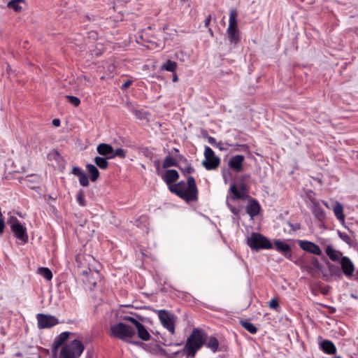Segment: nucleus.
<instances>
[{
  "label": "nucleus",
  "instance_id": "nucleus-1",
  "mask_svg": "<svg viewBox=\"0 0 358 358\" xmlns=\"http://www.w3.org/2000/svg\"><path fill=\"white\" fill-rule=\"evenodd\" d=\"M178 177V171L174 169L167 170L162 176L171 192L175 193L187 202L196 201L198 199V189L194 178L192 176H188L187 182L180 181L172 185L171 183L176 181Z\"/></svg>",
  "mask_w": 358,
  "mask_h": 358
},
{
  "label": "nucleus",
  "instance_id": "nucleus-2",
  "mask_svg": "<svg viewBox=\"0 0 358 358\" xmlns=\"http://www.w3.org/2000/svg\"><path fill=\"white\" fill-rule=\"evenodd\" d=\"M208 335L201 329H194L187 338L185 349L188 357H194L196 352L205 344Z\"/></svg>",
  "mask_w": 358,
  "mask_h": 358
},
{
  "label": "nucleus",
  "instance_id": "nucleus-3",
  "mask_svg": "<svg viewBox=\"0 0 358 358\" xmlns=\"http://www.w3.org/2000/svg\"><path fill=\"white\" fill-rule=\"evenodd\" d=\"M135 334V330L131 327L123 322H119L113 324L110 329V336L129 343H137V342H132L129 340V338H132Z\"/></svg>",
  "mask_w": 358,
  "mask_h": 358
},
{
  "label": "nucleus",
  "instance_id": "nucleus-4",
  "mask_svg": "<svg viewBox=\"0 0 358 358\" xmlns=\"http://www.w3.org/2000/svg\"><path fill=\"white\" fill-rule=\"evenodd\" d=\"M339 263L341 268L329 262L327 263L329 270L331 274L341 276V273L343 272L346 277H352L355 268L353 262L350 260V259L345 256L343 258H341V260L339 262Z\"/></svg>",
  "mask_w": 358,
  "mask_h": 358
},
{
  "label": "nucleus",
  "instance_id": "nucleus-5",
  "mask_svg": "<svg viewBox=\"0 0 358 358\" xmlns=\"http://www.w3.org/2000/svg\"><path fill=\"white\" fill-rule=\"evenodd\" d=\"M248 245L252 250L259 251L260 249H271L272 243L268 239L259 233L253 232L247 238Z\"/></svg>",
  "mask_w": 358,
  "mask_h": 358
},
{
  "label": "nucleus",
  "instance_id": "nucleus-6",
  "mask_svg": "<svg viewBox=\"0 0 358 358\" xmlns=\"http://www.w3.org/2000/svg\"><path fill=\"white\" fill-rule=\"evenodd\" d=\"M238 13L236 9L230 10L229 27L227 29V37L231 43L237 44L240 41L239 31L238 29Z\"/></svg>",
  "mask_w": 358,
  "mask_h": 358
},
{
  "label": "nucleus",
  "instance_id": "nucleus-7",
  "mask_svg": "<svg viewBox=\"0 0 358 358\" xmlns=\"http://www.w3.org/2000/svg\"><path fill=\"white\" fill-rule=\"evenodd\" d=\"M84 349L83 344L80 341L75 339L62 348L61 356L62 358H79Z\"/></svg>",
  "mask_w": 358,
  "mask_h": 358
},
{
  "label": "nucleus",
  "instance_id": "nucleus-8",
  "mask_svg": "<svg viewBox=\"0 0 358 358\" xmlns=\"http://www.w3.org/2000/svg\"><path fill=\"white\" fill-rule=\"evenodd\" d=\"M159 319L162 326L166 328L171 334L175 333V325L176 322V316L166 310H156Z\"/></svg>",
  "mask_w": 358,
  "mask_h": 358
},
{
  "label": "nucleus",
  "instance_id": "nucleus-9",
  "mask_svg": "<svg viewBox=\"0 0 358 358\" xmlns=\"http://www.w3.org/2000/svg\"><path fill=\"white\" fill-rule=\"evenodd\" d=\"M7 222L10 224V229L15 236L23 243H26L28 241L27 230L20 222L15 217L10 216Z\"/></svg>",
  "mask_w": 358,
  "mask_h": 358
},
{
  "label": "nucleus",
  "instance_id": "nucleus-10",
  "mask_svg": "<svg viewBox=\"0 0 358 358\" xmlns=\"http://www.w3.org/2000/svg\"><path fill=\"white\" fill-rule=\"evenodd\" d=\"M205 159L202 162V165L207 170L215 169L218 167L220 159L218 157L215 155L213 150L206 146L204 151Z\"/></svg>",
  "mask_w": 358,
  "mask_h": 358
},
{
  "label": "nucleus",
  "instance_id": "nucleus-11",
  "mask_svg": "<svg viewBox=\"0 0 358 358\" xmlns=\"http://www.w3.org/2000/svg\"><path fill=\"white\" fill-rule=\"evenodd\" d=\"M36 318L39 329L51 328L59 323L57 318L50 315L38 313Z\"/></svg>",
  "mask_w": 358,
  "mask_h": 358
},
{
  "label": "nucleus",
  "instance_id": "nucleus-12",
  "mask_svg": "<svg viewBox=\"0 0 358 358\" xmlns=\"http://www.w3.org/2000/svg\"><path fill=\"white\" fill-rule=\"evenodd\" d=\"M229 191L233 194L231 196V199H244L246 196L247 186L243 183L241 184L238 189L237 185L234 184L230 187Z\"/></svg>",
  "mask_w": 358,
  "mask_h": 358
},
{
  "label": "nucleus",
  "instance_id": "nucleus-13",
  "mask_svg": "<svg viewBox=\"0 0 358 358\" xmlns=\"http://www.w3.org/2000/svg\"><path fill=\"white\" fill-rule=\"evenodd\" d=\"M299 245L301 249L310 253L316 255H322V250L320 247L313 242L308 241H299Z\"/></svg>",
  "mask_w": 358,
  "mask_h": 358
},
{
  "label": "nucleus",
  "instance_id": "nucleus-14",
  "mask_svg": "<svg viewBox=\"0 0 358 358\" xmlns=\"http://www.w3.org/2000/svg\"><path fill=\"white\" fill-rule=\"evenodd\" d=\"M244 159L245 157L243 155H235L229 159L228 165L231 169L234 170L236 172H241L243 171V162Z\"/></svg>",
  "mask_w": 358,
  "mask_h": 358
},
{
  "label": "nucleus",
  "instance_id": "nucleus-15",
  "mask_svg": "<svg viewBox=\"0 0 358 358\" xmlns=\"http://www.w3.org/2000/svg\"><path fill=\"white\" fill-rule=\"evenodd\" d=\"M69 336V332L64 331L55 338L52 348V354L54 356L57 355L58 348L62 346V344L68 339Z\"/></svg>",
  "mask_w": 358,
  "mask_h": 358
},
{
  "label": "nucleus",
  "instance_id": "nucleus-16",
  "mask_svg": "<svg viewBox=\"0 0 358 358\" xmlns=\"http://www.w3.org/2000/svg\"><path fill=\"white\" fill-rule=\"evenodd\" d=\"M325 252L329 259L333 262H339L343 258V253L333 248L332 245H327Z\"/></svg>",
  "mask_w": 358,
  "mask_h": 358
},
{
  "label": "nucleus",
  "instance_id": "nucleus-17",
  "mask_svg": "<svg viewBox=\"0 0 358 358\" xmlns=\"http://www.w3.org/2000/svg\"><path fill=\"white\" fill-rule=\"evenodd\" d=\"M274 245L277 250L282 253L285 257H291V248L287 243L280 240H275Z\"/></svg>",
  "mask_w": 358,
  "mask_h": 358
},
{
  "label": "nucleus",
  "instance_id": "nucleus-18",
  "mask_svg": "<svg viewBox=\"0 0 358 358\" xmlns=\"http://www.w3.org/2000/svg\"><path fill=\"white\" fill-rule=\"evenodd\" d=\"M260 208V206L256 200L250 199L247 206L246 211L247 213L253 218L259 214Z\"/></svg>",
  "mask_w": 358,
  "mask_h": 358
},
{
  "label": "nucleus",
  "instance_id": "nucleus-19",
  "mask_svg": "<svg viewBox=\"0 0 358 358\" xmlns=\"http://www.w3.org/2000/svg\"><path fill=\"white\" fill-rule=\"evenodd\" d=\"M113 148L107 143H101L96 147L97 152L107 159H111L110 155H113Z\"/></svg>",
  "mask_w": 358,
  "mask_h": 358
},
{
  "label": "nucleus",
  "instance_id": "nucleus-20",
  "mask_svg": "<svg viewBox=\"0 0 358 358\" xmlns=\"http://www.w3.org/2000/svg\"><path fill=\"white\" fill-rule=\"evenodd\" d=\"M312 213L319 221H323L326 217V214L323 209L320 206L317 202H313L312 206Z\"/></svg>",
  "mask_w": 358,
  "mask_h": 358
},
{
  "label": "nucleus",
  "instance_id": "nucleus-21",
  "mask_svg": "<svg viewBox=\"0 0 358 358\" xmlns=\"http://www.w3.org/2000/svg\"><path fill=\"white\" fill-rule=\"evenodd\" d=\"M322 350L327 354L334 355L336 352V348L334 344L329 341L325 340L320 343Z\"/></svg>",
  "mask_w": 358,
  "mask_h": 358
},
{
  "label": "nucleus",
  "instance_id": "nucleus-22",
  "mask_svg": "<svg viewBox=\"0 0 358 358\" xmlns=\"http://www.w3.org/2000/svg\"><path fill=\"white\" fill-rule=\"evenodd\" d=\"M333 211L334 213L335 216L336 218L341 222H344L345 221V215L343 214V206L338 203L336 202L333 208Z\"/></svg>",
  "mask_w": 358,
  "mask_h": 358
},
{
  "label": "nucleus",
  "instance_id": "nucleus-23",
  "mask_svg": "<svg viewBox=\"0 0 358 358\" xmlns=\"http://www.w3.org/2000/svg\"><path fill=\"white\" fill-rule=\"evenodd\" d=\"M138 332V336L142 339L143 341H149L151 336L147 329L145 328L143 324H138V327L136 328Z\"/></svg>",
  "mask_w": 358,
  "mask_h": 358
},
{
  "label": "nucleus",
  "instance_id": "nucleus-24",
  "mask_svg": "<svg viewBox=\"0 0 358 358\" xmlns=\"http://www.w3.org/2000/svg\"><path fill=\"white\" fill-rule=\"evenodd\" d=\"M207 348L210 349L213 352H216L218 348L219 343L215 337L211 336L208 337L207 341L205 343Z\"/></svg>",
  "mask_w": 358,
  "mask_h": 358
},
{
  "label": "nucleus",
  "instance_id": "nucleus-25",
  "mask_svg": "<svg viewBox=\"0 0 358 358\" xmlns=\"http://www.w3.org/2000/svg\"><path fill=\"white\" fill-rule=\"evenodd\" d=\"M87 171L90 175V178L92 181H95L99 176V172L97 168L93 164H87L86 166Z\"/></svg>",
  "mask_w": 358,
  "mask_h": 358
},
{
  "label": "nucleus",
  "instance_id": "nucleus-26",
  "mask_svg": "<svg viewBox=\"0 0 358 358\" xmlns=\"http://www.w3.org/2000/svg\"><path fill=\"white\" fill-rule=\"evenodd\" d=\"M176 68H177V63L176 62H173L171 60H167L161 66L162 69L166 70V71H170V72H175Z\"/></svg>",
  "mask_w": 358,
  "mask_h": 358
},
{
  "label": "nucleus",
  "instance_id": "nucleus-27",
  "mask_svg": "<svg viewBox=\"0 0 358 358\" xmlns=\"http://www.w3.org/2000/svg\"><path fill=\"white\" fill-rule=\"evenodd\" d=\"M106 157H96L94 158V163L100 169H106L108 166V162H107Z\"/></svg>",
  "mask_w": 358,
  "mask_h": 358
},
{
  "label": "nucleus",
  "instance_id": "nucleus-28",
  "mask_svg": "<svg viewBox=\"0 0 358 358\" xmlns=\"http://www.w3.org/2000/svg\"><path fill=\"white\" fill-rule=\"evenodd\" d=\"M171 166L179 167V165L178 164V162L176 160V159L169 155L166 156V158L164 159L163 163V168L166 169Z\"/></svg>",
  "mask_w": 358,
  "mask_h": 358
},
{
  "label": "nucleus",
  "instance_id": "nucleus-29",
  "mask_svg": "<svg viewBox=\"0 0 358 358\" xmlns=\"http://www.w3.org/2000/svg\"><path fill=\"white\" fill-rule=\"evenodd\" d=\"M241 326L245 329L250 334H255L257 331V327L251 322L248 321L241 320L240 322Z\"/></svg>",
  "mask_w": 358,
  "mask_h": 358
},
{
  "label": "nucleus",
  "instance_id": "nucleus-30",
  "mask_svg": "<svg viewBox=\"0 0 358 358\" xmlns=\"http://www.w3.org/2000/svg\"><path fill=\"white\" fill-rule=\"evenodd\" d=\"M38 273L43 276L45 279L50 280L52 278L51 271L45 267H41L38 269Z\"/></svg>",
  "mask_w": 358,
  "mask_h": 358
},
{
  "label": "nucleus",
  "instance_id": "nucleus-31",
  "mask_svg": "<svg viewBox=\"0 0 358 358\" xmlns=\"http://www.w3.org/2000/svg\"><path fill=\"white\" fill-rule=\"evenodd\" d=\"M22 2H24V0H11L8 3L7 6L13 8L15 11L19 12L22 10V7L20 6Z\"/></svg>",
  "mask_w": 358,
  "mask_h": 358
},
{
  "label": "nucleus",
  "instance_id": "nucleus-32",
  "mask_svg": "<svg viewBox=\"0 0 358 358\" xmlns=\"http://www.w3.org/2000/svg\"><path fill=\"white\" fill-rule=\"evenodd\" d=\"M180 159H183L185 162H187V159H185L182 156H179ZM179 169L182 171V172L184 173V175H186L187 173H191L194 172L193 167L191 166L190 164L186 163V165L185 166H179Z\"/></svg>",
  "mask_w": 358,
  "mask_h": 358
},
{
  "label": "nucleus",
  "instance_id": "nucleus-33",
  "mask_svg": "<svg viewBox=\"0 0 358 358\" xmlns=\"http://www.w3.org/2000/svg\"><path fill=\"white\" fill-rule=\"evenodd\" d=\"M126 156V152L122 148H117L115 150H113V155H110V158L113 159L115 157H120L121 158H124Z\"/></svg>",
  "mask_w": 358,
  "mask_h": 358
},
{
  "label": "nucleus",
  "instance_id": "nucleus-34",
  "mask_svg": "<svg viewBox=\"0 0 358 358\" xmlns=\"http://www.w3.org/2000/svg\"><path fill=\"white\" fill-rule=\"evenodd\" d=\"M338 236L350 246L352 245V241L347 234L338 231Z\"/></svg>",
  "mask_w": 358,
  "mask_h": 358
},
{
  "label": "nucleus",
  "instance_id": "nucleus-35",
  "mask_svg": "<svg viewBox=\"0 0 358 358\" xmlns=\"http://www.w3.org/2000/svg\"><path fill=\"white\" fill-rule=\"evenodd\" d=\"M66 98L68 101L74 106H78L80 103V99L76 96L66 95Z\"/></svg>",
  "mask_w": 358,
  "mask_h": 358
},
{
  "label": "nucleus",
  "instance_id": "nucleus-36",
  "mask_svg": "<svg viewBox=\"0 0 358 358\" xmlns=\"http://www.w3.org/2000/svg\"><path fill=\"white\" fill-rule=\"evenodd\" d=\"M78 178H79L80 184L82 186L87 187L89 185L88 178L85 173L82 174L80 177H78Z\"/></svg>",
  "mask_w": 358,
  "mask_h": 358
},
{
  "label": "nucleus",
  "instance_id": "nucleus-37",
  "mask_svg": "<svg viewBox=\"0 0 358 358\" xmlns=\"http://www.w3.org/2000/svg\"><path fill=\"white\" fill-rule=\"evenodd\" d=\"M311 264L312 266L317 268V270L319 271H322V268H323V265L319 262V260L315 258V257H313L311 260Z\"/></svg>",
  "mask_w": 358,
  "mask_h": 358
},
{
  "label": "nucleus",
  "instance_id": "nucleus-38",
  "mask_svg": "<svg viewBox=\"0 0 358 358\" xmlns=\"http://www.w3.org/2000/svg\"><path fill=\"white\" fill-rule=\"evenodd\" d=\"M77 201L79 203V204L82 206H85V201L84 197V194L82 191L79 192L77 195Z\"/></svg>",
  "mask_w": 358,
  "mask_h": 358
},
{
  "label": "nucleus",
  "instance_id": "nucleus-39",
  "mask_svg": "<svg viewBox=\"0 0 358 358\" xmlns=\"http://www.w3.org/2000/svg\"><path fill=\"white\" fill-rule=\"evenodd\" d=\"M269 307L271 309L277 310L279 308V303L276 299H272L268 303Z\"/></svg>",
  "mask_w": 358,
  "mask_h": 358
},
{
  "label": "nucleus",
  "instance_id": "nucleus-40",
  "mask_svg": "<svg viewBox=\"0 0 358 358\" xmlns=\"http://www.w3.org/2000/svg\"><path fill=\"white\" fill-rule=\"evenodd\" d=\"M85 172L78 166H73L72 169V173L78 177H80Z\"/></svg>",
  "mask_w": 358,
  "mask_h": 358
},
{
  "label": "nucleus",
  "instance_id": "nucleus-41",
  "mask_svg": "<svg viewBox=\"0 0 358 358\" xmlns=\"http://www.w3.org/2000/svg\"><path fill=\"white\" fill-rule=\"evenodd\" d=\"M85 172L78 166H73L72 169V173L78 177H80Z\"/></svg>",
  "mask_w": 358,
  "mask_h": 358
},
{
  "label": "nucleus",
  "instance_id": "nucleus-42",
  "mask_svg": "<svg viewBox=\"0 0 358 358\" xmlns=\"http://www.w3.org/2000/svg\"><path fill=\"white\" fill-rule=\"evenodd\" d=\"M51 155L53 157V158L57 161L59 163H60V162H63L64 159L62 158V157L61 156V155L57 152V151H54Z\"/></svg>",
  "mask_w": 358,
  "mask_h": 358
},
{
  "label": "nucleus",
  "instance_id": "nucleus-43",
  "mask_svg": "<svg viewBox=\"0 0 358 358\" xmlns=\"http://www.w3.org/2000/svg\"><path fill=\"white\" fill-rule=\"evenodd\" d=\"M124 320L131 322L136 327V328L138 327V324H141V322L132 317H126Z\"/></svg>",
  "mask_w": 358,
  "mask_h": 358
},
{
  "label": "nucleus",
  "instance_id": "nucleus-44",
  "mask_svg": "<svg viewBox=\"0 0 358 358\" xmlns=\"http://www.w3.org/2000/svg\"><path fill=\"white\" fill-rule=\"evenodd\" d=\"M227 206L229 208L231 212L235 215H238L239 214V209L238 208H235L234 206H233L232 205H231L230 203H227Z\"/></svg>",
  "mask_w": 358,
  "mask_h": 358
},
{
  "label": "nucleus",
  "instance_id": "nucleus-45",
  "mask_svg": "<svg viewBox=\"0 0 358 358\" xmlns=\"http://www.w3.org/2000/svg\"><path fill=\"white\" fill-rule=\"evenodd\" d=\"M88 38L92 40H96L98 37V34L94 31H91L88 34Z\"/></svg>",
  "mask_w": 358,
  "mask_h": 358
},
{
  "label": "nucleus",
  "instance_id": "nucleus-46",
  "mask_svg": "<svg viewBox=\"0 0 358 358\" xmlns=\"http://www.w3.org/2000/svg\"><path fill=\"white\" fill-rule=\"evenodd\" d=\"M208 141L209 143H210L211 145H215V146H218L219 145H221L222 143H216V140L215 138L212 137V136H208Z\"/></svg>",
  "mask_w": 358,
  "mask_h": 358
},
{
  "label": "nucleus",
  "instance_id": "nucleus-47",
  "mask_svg": "<svg viewBox=\"0 0 358 358\" xmlns=\"http://www.w3.org/2000/svg\"><path fill=\"white\" fill-rule=\"evenodd\" d=\"M132 81L130 80H126L122 85V89H127L128 88L131 84Z\"/></svg>",
  "mask_w": 358,
  "mask_h": 358
},
{
  "label": "nucleus",
  "instance_id": "nucleus-48",
  "mask_svg": "<svg viewBox=\"0 0 358 358\" xmlns=\"http://www.w3.org/2000/svg\"><path fill=\"white\" fill-rule=\"evenodd\" d=\"M5 224L3 218H0V234H3Z\"/></svg>",
  "mask_w": 358,
  "mask_h": 358
},
{
  "label": "nucleus",
  "instance_id": "nucleus-49",
  "mask_svg": "<svg viewBox=\"0 0 358 358\" xmlns=\"http://www.w3.org/2000/svg\"><path fill=\"white\" fill-rule=\"evenodd\" d=\"M210 20H211V16L208 15L204 21V24L206 27H208L209 25Z\"/></svg>",
  "mask_w": 358,
  "mask_h": 358
},
{
  "label": "nucleus",
  "instance_id": "nucleus-50",
  "mask_svg": "<svg viewBox=\"0 0 358 358\" xmlns=\"http://www.w3.org/2000/svg\"><path fill=\"white\" fill-rule=\"evenodd\" d=\"M52 124L55 127H59L60 125V120L59 119H54L52 120Z\"/></svg>",
  "mask_w": 358,
  "mask_h": 358
},
{
  "label": "nucleus",
  "instance_id": "nucleus-51",
  "mask_svg": "<svg viewBox=\"0 0 358 358\" xmlns=\"http://www.w3.org/2000/svg\"><path fill=\"white\" fill-rule=\"evenodd\" d=\"M154 164H155V166L157 168V170L159 171V166H160V161L159 160H155L154 162Z\"/></svg>",
  "mask_w": 358,
  "mask_h": 358
},
{
  "label": "nucleus",
  "instance_id": "nucleus-52",
  "mask_svg": "<svg viewBox=\"0 0 358 358\" xmlns=\"http://www.w3.org/2000/svg\"><path fill=\"white\" fill-rule=\"evenodd\" d=\"M178 76H177V74H176V73H174V74L173 75V82H176V81H178Z\"/></svg>",
  "mask_w": 358,
  "mask_h": 358
},
{
  "label": "nucleus",
  "instance_id": "nucleus-53",
  "mask_svg": "<svg viewBox=\"0 0 358 358\" xmlns=\"http://www.w3.org/2000/svg\"><path fill=\"white\" fill-rule=\"evenodd\" d=\"M176 1H178L180 3L182 4L186 0H176Z\"/></svg>",
  "mask_w": 358,
  "mask_h": 358
},
{
  "label": "nucleus",
  "instance_id": "nucleus-54",
  "mask_svg": "<svg viewBox=\"0 0 358 358\" xmlns=\"http://www.w3.org/2000/svg\"><path fill=\"white\" fill-rule=\"evenodd\" d=\"M217 147H218L220 150H224V148H222V145H219Z\"/></svg>",
  "mask_w": 358,
  "mask_h": 358
},
{
  "label": "nucleus",
  "instance_id": "nucleus-55",
  "mask_svg": "<svg viewBox=\"0 0 358 358\" xmlns=\"http://www.w3.org/2000/svg\"><path fill=\"white\" fill-rule=\"evenodd\" d=\"M323 203H324V204L327 207H329V206H328V204H327V202L323 201Z\"/></svg>",
  "mask_w": 358,
  "mask_h": 358
},
{
  "label": "nucleus",
  "instance_id": "nucleus-56",
  "mask_svg": "<svg viewBox=\"0 0 358 358\" xmlns=\"http://www.w3.org/2000/svg\"><path fill=\"white\" fill-rule=\"evenodd\" d=\"M209 32L211 35H213V31L210 29H209Z\"/></svg>",
  "mask_w": 358,
  "mask_h": 358
},
{
  "label": "nucleus",
  "instance_id": "nucleus-57",
  "mask_svg": "<svg viewBox=\"0 0 358 358\" xmlns=\"http://www.w3.org/2000/svg\"><path fill=\"white\" fill-rule=\"evenodd\" d=\"M335 358H342L341 356H336Z\"/></svg>",
  "mask_w": 358,
  "mask_h": 358
},
{
  "label": "nucleus",
  "instance_id": "nucleus-58",
  "mask_svg": "<svg viewBox=\"0 0 358 358\" xmlns=\"http://www.w3.org/2000/svg\"><path fill=\"white\" fill-rule=\"evenodd\" d=\"M95 274L98 275H99V272L98 271H95Z\"/></svg>",
  "mask_w": 358,
  "mask_h": 358
},
{
  "label": "nucleus",
  "instance_id": "nucleus-59",
  "mask_svg": "<svg viewBox=\"0 0 358 358\" xmlns=\"http://www.w3.org/2000/svg\"><path fill=\"white\" fill-rule=\"evenodd\" d=\"M223 178H224V180H227L226 176H223Z\"/></svg>",
  "mask_w": 358,
  "mask_h": 358
},
{
  "label": "nucleus",
  "instance_id": "nucleus-60",
  "mask_svg": "<svg viewBox=\"0 0 358 358\" xmlns=\"http://www.w3.org/2000/svg\"><path fill=\"white\" fill-rule=\"evenodd\" d=\"M223 178H224V180H227L226 176H223Z\"/></svg>",
  "mask_w": 358,
  "mask_h": 358
},
{
  "label": "nucleus",
  "instance_id": "nucleus-61",
  "mask_svg": "<svg viewBox=\"0 0 358 358\" xmlns=\"http://www.w3.org/2000/svg\"><path fill=\"white\" fill-rule=\"evenodd\" d=\"M223 178H224V180H227L226 176H223Z\"/></svg>",
  "mask_w": 358,
  "mask_h": 358
}]
</instances>
